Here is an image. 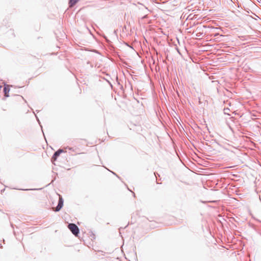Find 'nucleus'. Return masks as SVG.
<instances>
[{"label":"nucleus","mask_w":261,"mask_h":261,"mask_svg":"<svg viewBox=\"0 0 261 261\" xmlns=\"http://www.w3.org/2000/svg\"><path fill=\"white\" fill-rule=\"evenodd\" d=\"M258 1H260L261 2V0H258Z\"/></svg>","instance_id":"nucleus-10"},{"label":"nucleus","mask_w":261,"mask_h":261,"mask_svg":"<svg viewBox=\"0 0 261 261\" xmlns=\"http://www.w3.org/2000/svg\"><path fill=\"white\" fill-rule=\"evenodd\" d=\"M65 149H68L69 150H70L71 152H69V153H71L72 155L73 154L72 153V152H74L75 154L79 153L77 151V150L78 149L77 148L70 147L67 146V147H65Z\"/></svg>","instance_id":"nucleus-4"},{"label":"nucleus","mask_w":261,"mask_h":261,"mask_svg":"<svg viewBox=\"0 0 261 261\" xmlns=\"http://www.w3.org/2000/svg\"><path fill=\"white\" fill-rule=\"evenodd\" d=\"M1 88H2V86H0V89H1Z\"/></svg>","instance_id":"nucleus-9"},{"label":"nucleus","mask_w":261,"mask_h":261,"mask_svg":"<svg viewBox=\"0 0 261 261\" xmlns=\"http://www.w3.org/2000/svg\"><path fill=\"white\" fill-rule=\"evenodd\" d=\"M10 91V88H9V85H7V86H4V95H5V97H9V95L8 94L9 92Z\"/></svg>","instance_id":"nucleus-5"},{"label":"nucleus","mask_w":261,"mask_h":261,"mask_svg":"<svg viewBox=\"0 0 261 261\" xmlns=\"http://www.w3.org/2000/svg\"><path fill=\"white\" fill-rule=\"evenodd\" d=\"M68 227L74 236H77L79 233V228L74 223H70L68 224Z\"/></svg>","instance_id":"nucleus-1"},{"label":"nucleus","mask_w":261,"mask_h":261,"mask_svg":"<svg viewBox=\"0 0 261 261\" xmlns=\"http://www.w3.org/2000/svg\"><path fill=\"white\" fill-rule=\"evenodd\" d=\"M63 199L61 196H60L58 205L55 208H54V210L56 212H59V211H60V210L63 206Z\"/></svg>","instance_id":"nucleus-2"},{"label":"nucleus","mask_w":261,"mask_h":261,"mask_svg":"<svg viewBox=\"0 0 261 261\" xmlns=\"http://www.w3.org/2000/svg\"><path fill=\"white\" fill-rule=\"evenodd\" d=\"M197 36L200 37L199 34L197 35Z\"/></svg>","instance_id":"nucleus-7"},{"label":"nucleus","mask_w":261,"mask_h":261,"mask_svg":"<svg viewBox=\"0 0 261 261\" xmlns=\"http://www.w3.org/2000/svg\"><path fill=\"white\" fill-rule=\"evenodd\" d=\"M197 36L200 37L199 34L197 35Z\"/></svg>","instance_id":"nucleus-8"},{"label":"nucleus","mask_w":261,"mask_h":261,"mask_svg":"<svg viewBox=\"0 0 261 261\" xmlns=\"http://www.w3.org/2000/svg\"><path fill=\"white\" fill-rule=\"evenodd\" d=\"M80 0H69V7L70 8L73 7L74 6L76 5V4Z\"/></svg>","instance_id":"nucleus-6"},{"label":"nucleus","mask_w":261,"mask_h":261,"mask_svg":"<svg viewBox=\"0 0 261 261\" xmlns=\"http://www.w3.org/2000/svg\"><path fill=\"white\" fill-rule=\"evenodd\" d=\"M67 151L65 150L64 151V149H59L57 151H56L53 156H52V160L56 161L57 159V158L60 155L61 153L62 152H67Z\"/></svg>","instance_id":"nucleus-3"}]
</instances>
